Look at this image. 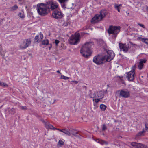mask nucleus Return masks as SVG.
I'll return each mask as SVG.
<instances>
[{
  "mask_svg": "<svg viewBox=\"0 0 148 148\" xmlns=\"http://www.w3.org/2000/svg\"><path fill=\"white\" fill-rule=\"evenodd\" d=\"M93 45V43L89 42L85 43L82 47L80 50V53L84 57L88 58L91 53V47Z\"/></svg>",
  "mask_w": 148,
  "mask_h": 148,
  "instance_id": "obj_1",
  "label": "nucleus"
},
{
  "mask_svg": "<svg viewBox=\"0 0 148 148\" xmlns=\"http://www.w3.org/2000/svg\"><path fill=\"white\" fill-rule=\"evenodd\" d=\"M36 9L39 14L42 16L47 15L50 12L46 3L38 4L37 6Z\"/></svg>",
  "mask_w": 148,
  "mask_h": 148,
  "instance_id": "obj_2",
  "label": "nucleus"
},
{
  "mask_svg": "<svg viewBox=\"0 0 148 148\" xmlns=\"http://www.w3.org/2000/svg\"><path fill=\"white\" fill-rule=\"evenodd\" d=\"M121 27L119 26H110L107 30L109 35L112 38L115 40L117 37L118 34L120 31Z\"/></svg>",
  "mask_w": 148,
  "mask_h": 148,
  "instance_id": "obj_3",
  "label": "nucleus"
},
{
  "mask_svg": "<svg viewBox=\"0 0 148 148\" xmlns=\"http://www.w3.org/2000/svg\"><path fill=\"white\" fill-rule=\"evenodd\" d=\"M107 14L106 10H102L100 12V14H97L93 17L91 20V22L93 23L101 21Z\"/></svg>",
  "mask_w": 148,
  "mask_h": 148,
  "instance_id": "obj_4",
  "label": "nucleus"
},
{
  "mask_svg": "<svg viewBox=\"0 0 148 148\" xmlns=\"http://www.w3.org/2000/svg\"><path fill=\"white\" fill-rule=\"evenodd\" d=\"M80 39V34L78 33H76L74 35L71 36L69 38V42L72 45H76L79 42Z\"/></svg>",
  "mask_w": 148,
  "mask_h": 148,
  "instance_id": "obj_5",
  "label": "nucleus"
},
{
  "mask_svg": "<svg viewBox=\"0 0 148 148\" xmlns=\"http://www.w3.org/2000/svg\"><path fill=\"white\" fill-rule=\"evenodd\" d=\"M47 7L49 8V10L52 11L57 10L59 8L58 3L56 1L50 0L46 3Z\"/></svg>",
  "mask_w": 148,
  "mask_h": 148,
  "instance_id": "obj_6",
  "label": "nucleus"
},
{
  "mask_svg": "<svg viewBox=\"0 0 148 148\" xmlns=\"http://www.w3.org/2000/svg\"><path fill=\"white\" fill-rule=\"evenodd\" d=\"M103 55H98L94 57L93 62L97 65L103 64L107 62Z\"/></svg>",
  "mask_w": 148,
  "mask_h": 148,
  "instance_id": "obj_7",
  "label": "nucleus"
},
{
  "mask_svg": "<svg viewBox=\"0 0 148 148\" xmlns=\"http://www.w3.org/2000/svg\"><path fill=\"white\" fill-rule=\"evenodd\" d=\"M136 67L135 65H134L132 68V70L128 73H126L127 74L126 77L128 80L130 81H133L134 79V76L135 73V70Z\"/></svg>",
  "mask_w": 148,
  "mask_h": 148,
  "instance_id": "obj_8",
  "label": "nucleus"
},
{
  "mask_svg": "<svg viewBox=\"0 0 148 148\" xmlns=\"http://www.w3.org/2000/svg\"><path fill=\"white\" fill-rule=\"evenodd\" d=\"M31 43V40L30 38L24 39L20 43V48L22 49H25L29 46Z\"/></svg>",
  "mask_w": 148,
  "mask_h": 148,
  "instance_id": "obj_9",
  "label": "nucleus"
},
{
  "mask_svg": "<svg viewBox=\"0 0 148 148\" xmlns=\"http://www.w3.org/2000/svg\"><path fill=\"white\" fill-rule=\"evenodd\" d=\"M52 17L56 19H60L64 17V14L60 10H56L53 11Z\"/></svg>",
  "mask_w": 148,
  "mask_h": 148,
  "instance_id": "obj_10",
  "label": "nucleus"
},
{
  "mask_svg": "<svg viewBox=\"0 0 148 148\" xmlns=\"http://www.w3.org/2000/svg\"><path fill=\"white\" fill-rule=\"evenodd\" d=\"M119 92V96L124 98H127L130 97V92L127 89H122L118 90Z\"/></svg>",
  "mask_w": 148,
  "mask_h": 148,
  "instance_id": "obj_11",
  "label": "nucleus"
},
{
  "mask_svg": "<svg viewBox=\"0 0 148 148\" xmlns=\"http://www.w3.org/2000/svg\"><path fill=\"white\" fill-rule=\"evenodd\" d=\"M107 62H109L113 59L115 56L114 53L112 50H108L107 51V55H103Z\"/></svg>",
  "mask_w": 148,
  "mask_h": 148,
  "instance_id": "obj_12",
  "label": "nucleus"
},
{
  "mask_svg": "<svg viewBox=\"0 0 148 148\" xmlns=\"http://www.w3.org/2000/svg\"><path fill=\"white\" fill-rule=\"evenodd\" d=\"M147 61L145 58L140 59L137 62V65L139 69L140 70L142 69L144 67V64Z\"/></svg>",
  "mask_w": 148,
  "mask_h": 148,
  "instance_id": "obj_13",
  "label": "nucleus"
},
{
  "mask_svg": "<svg viewBox=\"0 0 148 148\" xmlns=\"http://www.w3.org/2000/svg\"><path fill=\"white\" fill-rule=\"evenodd\" d=\"M119 45L121 51H122L125 52H127L129 47L128 45L120 43H119Z\"/></svg>",
  "mask_w": 148,
  "mask_h": 148,
  "instance_id": "obj_14",
  "label": "nucleus"
},
{
  "mask_svg": "<svg viewBox=\"0 0 148 148\" xmlns=\"http://www.w3.org/2000/svg\"><path fill=\"white\" fill-rule=\"evenodd\" d=\"M131 145L133 147L132 148H147V146L145 145L139 143L133 142Z\"/></svg>",
  "mask_w": 148,
  "mask_h": 148,
  "instance_id": "obj_15",
  "label": "nucleus"
},
{
  "mask_svg": "<svg viewBox=\"0 0 148 148\" xmlns=\"http://www.w3.org/2000/svg\"><path fill=\"white\" fill-rule=\"evenodd\" d=\"M45 126L47 129H50L51 130H55L56 128L52 125L51 124L48 122H44Z\"/></svg>",
  "mask_w": 148,
  "mask_h": 148,
  "instance_id": "obj_16",
  "label": "nucleus"
},
{
  "mask_svg": "<svg viewBox=\"0 0 148 148\" xmlns=\"http://www.w3.org/2000/svg\"><path fill=\"white\" fill-rule=\"evenodd\" d=\"M96 92L90 90L89 91L88 96L90 98H96Z\"/></svg>",
  "mask_w": 148,
  "mask_h": 148,
  "instance_id": "obj_17",
  "label": "nucleus"
},
{
  "mask_svg": "<svg viewBox=\"0 0 148 148\" xmlns=\"http://www.w3.org/2000/svg\"><path fill=\"white\" fill-rule=\"evenodd\" d=\"M96 98H99L101 99L103 97L104 93L102 91L96 92Z\"/></svg>",
  "mask_w": 148,
  "mask_h": 148,
  "instance_id": "obj_18",
  "label": "nucleus"
},
{
  "mask_svg": "<svg viewBox=\"0 0 148 148\" xmlns=\"http://www.w3.org/2000/svg\"><path fill=\"white\" fill-rule=\"evenodd\" d=\"M95 141L97 143H99L102 145H103L104 144H106L107 145L108 144V142L102 140L97 139H96Z\"/></svg>",
  "mask_w": 148,
  "mask_h": 148,
  "instance_id": "obj_19",
  "label": "nucleus"
},
{
  "mask_svg": "<svg viewBox=\"0 0 148 148\" xmlns=\"http://www.w3.org/2000/svg\"><path fill=\"white\" fill-rule=\"evenodd\" d=\"M121 6L122 5L121 4H116L114 5V7L115 9L117 10L119 12H120Z\"/></svg>",
  "mask_w": 148,
  "mask_h": 148,
  "instance_id": "obj_20",
  "label": "nucleus"
},
{
  "mask_svg": "<svg viewBox=\"0 0 148 148\" xmlns=\"http://www.w3.org/2000/svg\"><path fill=\"white\" fill-rule=\"evenodd\" d=\"M62 132L69 136H71V133L70 130H68L65 129H63Z\"/></svg>",
  "mask_w": 148,
  "mask_h": 148,
  "instance_id": "obj_21",
  "label": "nucleus"
},
{
  "mask_svg": "<svg viewBox=\"0 0 148 148\" xmlns=\"http://www.w3.org/2000/svg\"><path fill=\"white\" fill-rule=\"evenodd\" d=\"M0 86L3 87H8V85L6 83L1 82L0 80Z\"/></svg>",
  "mask_w": 148,
  "mask_h": 148,
  "instance_id": "obj_22",
  "label": "nucleus"
},
{
  "mask_svg": "<svg viewBox=\"0 0 148 148\" xmlns=\"http://www.w3.org/2000/svg\"><path fill=\"white\" fill-rule=\"evenodd\" d=\"M18 8V6L16 5H15L14 6L10 8L11 11H14L16 10Z\"/></svg>",
  "mask_w": 148,
  "mask_h": 148,
  "instance_id": "obj_23",
  "label": "nucleus"
},
{
  "mask_svg": "<svg viewBox=\"0 0 148 148\" xmlns=\"http://www.w3.org/2000/svg\"><path fill=\"white\" fill-rule=\"evenodd\" d=\"M140 39L142 42H144L147 44H148V39L144 38L142 37H140Z\"/></svg>",
  "mask_w": 148,
  "mask_h": 148,
  "instance_id": "obj_24",
  "label": "nucleus"
},
{
  "mask_svg": "<svg viewBox=\"0 0 148 148\" xmlns=\"http://www.w3.org/2000/svg\"><path fill=\"white\" fill-rule=\"evenodd\" d=\"M42 44L44 45H47L49 44V41L47 39L43 40L42 41Z\"/></svg>",
  "mask_w": 148,
  "mask_h": 148,
  "instance_id": "obj_25",
  "label": "nucleus"
},
{
  "mask_svg": "<svg viewBox=\"0 0 148 148\" xmlns=\"http://www.w3.org/2000/svg\"><path fill=\"white\" fill-rule=\"evenodd\" d=\"M35 41L36 42H39L41 41V39L39 38V36H36L34 38Z\"/></svg>",
  "mask_w": 148,
  "mask_h": 148,
  "instance_id": "obj_26",
  "label": "nucleus"
},
{
  "mask_svg": "<svg viewBox=\"0 0 148 148\" xmlns=\"http://www.w3.org/2000/svg\"><path fill=\"white\" fill-rule=\"evenodd\" d=\"M101 110L102 111H104L106 110V106L103 104H101L100 106Z\"/></svg>",
  "mask_w": 148,
  "mask_h": 148,
  "instance_id": "obj_27",
  "label": "nucleus"
},
{
  "mask_svg": "<svg viewBox=\"0 0 148 148\" xmlns=\"http://www.w3.org/2000/svg\"><path fill=\"white\" fill-rule=\"evenodd\" d=\"M9 112L10 114H14L15 112V110L14 108H12L9 110Z\"/></svg>",
  "mask_w": 148,
  "mask_h": 148,
  "instance_id": "obj_28",
  "label": "nucleus"
},
{
  "mask_svg": "<svg viewBox=\"0 0 148 148\" xmlns=\"http://www.w3.org/2000/svg\"><path fill=\"white\" fill-rule=\"evenodd\" d=\"M70 132L71 133V135L72 134L73 135L75 136H77V134L78 133L77 132H73V131L71 130H70Z\"/></svg>",
  "mask_w": 148,
  "mask_h": 148,
  "instance_id": "obj_29",
  "label": "nucleus"
},
{
  "mask_svg": "<svg viewBox=\"0 0 148 148\" xmlns=\"http://www.w3.org/2000/svg\"><path fill=\"white\" fill-rule=\"evenodd\" d=\"M61 4L62 7L63 9H65L66 8V3H60Z\"/></svg>",
  "mask_w": 148,
  "mask_h": 148,
  "instance_id": "obj_30",
  "label": "nucleus"
},
{
  "mask_svg": "<svg viewBox=\"0 0 148 148\" xmlns=\"http://www.w3.org/2000/svg\"><path fill=\"white\" fill-rule=\"evenodd\" d=\"M60 78L64 80H67L69 79V77L66 76H65L63 75H61Z\"/></svg>",
  "mask_w": 148,
  "mask_h": 148,
  "instance_id": "obj_31",
  "label": "nucleus"
},
{
  "mask_svg": "<svg viewBox=\"0 0 148 148\" xmlns=\"http://www.w3.org/2000/svg\"><path fill=\"white\" fill-rule=\"evenodd\" d=\"M145 131L144 130H143V131L140 132L138 134V136H142L143 134V133L145 132Z\"/></svg>",
  "mask_w": 148,
  "mask_h": 148,
  "instance_id": "obj_32",
  "label": "nucleus"
},
{
  "mask_svg": "<svg viewBox=\"0 0 148 148\" xmlns=\"http://www.w3.org/2000/svg\"><path fill=\"white\" fill-rule=\"evenodd\" d=\"M107 127L105 124H104L102 125V131H105L106 130Z\"/></svg>",
  "mask_w": 148,
  "mask_h": 148,
  "instance_id": "obj_33",
  "label": "nucleus"
},
{
  "mask_svg": "<svg viewBox=\"0 0 148 148\" xmlns=\"http://www.w3.org/2000/svg\"><path fill=\"white\" fill-rule=\"evenodd\" d=\"M60 3H67L68 0H58Z\"/></svg>",
  "mask_w": 148,
  "mask_h": 148,
  "instance_id": "obj_34",
  "label": "nucleus"
},
{
  "mask_svg": "<svg viewBox=\"0 0 148 148\" xmlns=\"http://www.w3.org/2000/svg\"><path fill=\"white\" fill-rule=\"evenodd\" d=\"M58 144H59L60 145H64V142L62 141V140H59L58 142Z\"/></svg>",
  "mask_w": 148,
  "mask_h": 148,
  "instance_id": "obj_35",
  "label": "nucleus"
},
{
  "mask_svg": "<svg viewBox=\"0 0 148 148\" xmlns=\"http://www.w3.org/2000/svg\"><path fill=\"white\" fill-rule=\"evenodd\" d=\"M95 102L96 103H98L100 100V99L99 98H95Z\"/></svg>",
  "mask_w": 148,
  "mask_h": 148,
  "instance_id": "obj_36",
  "label": "nucleus"
},
{
  "mask_svg": "<svg viewBox=\"0 0 148 148\" xmlns=\"http://www.w3.org/2000/svg\"><path fill=\"white\" fill-rule=\"evenodd\" d=\"M39 38L42 40L43 38V34H41L40 32L39 36Z\"/></svg>",
  "mask_w": 148,
  "mask_h": 148,
  "instance_id": "obj_37",
  "label": "nucleus"
},
{
  "mask_svg": "<svg viewBox=\"0 0 148 148\" xmlns=\"http://www.w3.org/2000/svg\"><path fill=\"white\" fill-rule=\"evenodd\" d=\"M60 41L58 40H56L55 41V43L56 44V46H58V44L59 43Z\"/></svg>",
  "mask_w": 148,
  "mask_h": 148,
  "instance_id": "obj_38",
  "label": "nucleus"
},
{
  "mask_svg": "<svg viewBox=\"0 0 148 148\" xmlns=\"http://www.w3.org/2000/svg\"><path fill=\"white\" fill-rule=\"evenodd\" d=\"M138 25H139L142 27H143V28H145V27L144 25L143 24H140V23H138Z\"/></svg>",
  "mask_w": 148,
  "mask_h": 148,
  "instance_id": "obj_39",
  "label": "nucleus"
},
{
  "mask_svg": "<svg viewBox=\"0 0 148 148\" xmlns=\"http://www.w3.org/2000/svg\"><path fill=\"white\" fill-rule=\"evenodd\" d=\"M20 108L23 110H26L27 109L26 107V106H21Z\"/></svg>",
  "mask_w": 148,
  "mask_h": 148,
  "instance_id": "obj_40",
  "label": "nucleus"
},
{
  "mask_svg": "<svg viewBox=\"0 0 148 148\" xmlns=\"http://www.w3.org/2000/svg\"><path fill=\"white\" fill-rule=\"evenodd\" d=\"M145 128L146 130L148 131V124H145Z\"/></svg>",
  "mask_w": 148,
  "mask_h": 148,
  "instance_id": "obj_41",
  "label": "nucleus"
},
{
  "mask_svg": "<svg viewBox=\"0 0 148 148\" xmlns=\"http://www.w3.org/2000/svg\"><path fill=\"white\" fill-rule=\"evenodd\" d=\"M19 16L21 18H23L24 17V16L21 13H19Z\"/></svg>",
  "mask_w": 148,
  "mask_h": 148,
  "instance_id": "obj_42",
  "label": "nucleus"
},
{
  "mask_svg": "<svg viewBox=\"0 0 148 148\" xmlns=\"http://www.w3.org/2000/svg\"><path fill=\"white\" fill-rule=\"evenodd\" d=\"M68 25V23L67 22L64 23L63 24V26L64 27H66Z\"/></svg>",
  "mask_w": 148,
  "mask_h": 148,
  "instance_id": "obj_43",
  "label": "nucleus"
},
{
  "mask_svg": "<svg viewBox=\"0 0 148 148\" xmlns=\"http://www.w3.org/2000/svg\"><path fill=\"white\" fill-rule=\"evenodd\" d=\"M56 130H58L59 131H60V132H62V131H63V129L60 130V129H58V128H56Z\"/></svg>",
  "mask_w": 148,
  "mask_h": 148,
  "instance_id": "obj_44",
  "label": "nucleus"
},
{
  "mask_svg": "<svg viewBox=\"0 0 148 148\" xmlns=\"http://www.w3.org/2000/svg\"><path fill=\"white\" fill-rule=\"evenodd\" d=\"M49 45H50V46H49V50H50L52 47V45L51 44H49Z\"/></svg>",
  "mask_w": 148,
  "mask_h": 148,
  "instance_id": "obj_45",
  "label": "nucleus"
},
{
  "mask_svg": "<svg viewBox=\"0 0 148 148\" xmlns=\"http://www.w3.org/2000/svg\"><path fill=\"white\" fill-rule=\"evenodd\" d=\"M56 72H57V73H59L60 74H61V73H60V71H59V70H58V71H56Z\"/></svg>",
  "mask_w": 148,
  "mask_h": 148,
  "instance_id": "obj_46",
  "label": "nucleus"
},
{
  "mask_svg": "<svg viewBox=\"0 0 148 148\" xmlns=\"http://www.w3.org/2000/svg\"><path fill=\"white\" fill-rule=\"evenodd\" d=\"M146 10L148 12V6H147L146 8Z\"/></svg>",
  "mask_w": 148,
  "mask_h": 148,
  "instance_id": "obj_47",
  "label": "nucleus"
},
{
  "mask_svg": "<svg viewBox=\"0 0 148 148\" xmlns=\"http://www.w3.org/2000/svg\"><path fill=\"white\" fill-rule=\"evenodd\" d=\"M74 82L75 84H77L78 83V82L77 81H75Z\"/></svg>",
  "mask_w": 148,
  "mask_h": 148,
  "instance_id": "obj_48",
  "label": "nucleus"
},
{
  "mask_svg": "<svg viewBox=\"0 0 148 148\" xmlns=\"http://www.w3.org/2000/svg\"><path fill=\"white\" fill-rule=\"evenodd\" d=\"M132 45L134 46H137V45L135 44H132Z\"/></svg>",
  "mask_w": 148,
  "mask_h": 148,
  "instance_id": "obj_49",
  "label": "nucleus"
},
{
  "mask_svg": "<svg viewBox=\"0 0 148 148\" xmlns=\"http://www.w3.org/2000/svg\"><path fill=\"white\" fill-rule=\"evenodd\" d=\"M35 130H36L37 131H38V130L37 128H35Z\"/></svg>",
  "mask_w": 148,
  "mask_h": 148,
  "instance_id": "obj_50",
  "label": "nucleus"
}]
</instances>
